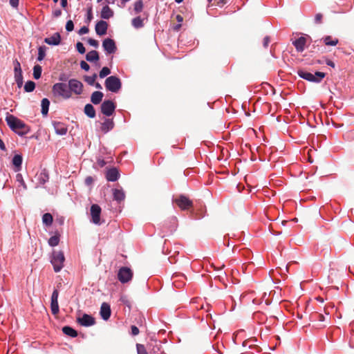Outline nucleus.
I'll list each match as a JSON object with an SVG mask.
<instances>
[{
  "mask_svg": "<svg viewBox=\"0 0 354 354\" xmlns=\"http://www.w3.org/2000/svg\"><path fill=\"white\" fill-rule=\"evenodd\" d=\"M6 121L8 127L21 136L27 134L30 131V128L22 120L13 115L8 114Z\"/></svg>",
  "mask_w": 354,
  "mask_h": 354,
  "instance_id": "nucleus-1",
  "label": "nucleus"
},
{
  "mask_svg": "<svg viewBox=\"0 0 354 354\" xmlns=\"http://www.w3.org/2000/svg\"><path fill=\"white\" fill-rule=\"evenodd\" d=\"M298 75L309 82L319 83L325 77L326 73L323 72H315V74L309 73L304 70H299L297 71Z\"/></svg>",
  "mask_w": 354,
  "mask_h": 354,
  "instance_id": "nucleus-2",
  "label": "nucleus"
},
{
  "mask_svg": "<svg viewBox=\"0 0 354 354\" xmlns=\"http://www.w3.org/2000/svg\"><path fill=\"white\" fill-rule=\"evenodd\" d=\"M53 93L56 96L62 97L64 99L71 97L70 89L66 83H56L53 86Z\"/></svg>",
  "mask_w": 354,
  "mask_h": 354,
  "instance_id": "nucleus-3",
  "label": "nucleus"
},
{
  "mask_svg": "<svg viewBox=\"0 0 354 354\" xmlns=\"http://www.w3.org/2000/svg\"><path fill=\"white\" fill-rule=\"evenodd\" d=\"M65 257L63 252L54 251L52 254L51 263L53 266V269L55 272H59L64 267V262Z\"/></svg>",
  "mask_w": 354,
  "mask_h": 354,
  "instance_id": "nucleus-4",
  "label": "nucleus"
},
{
  "mask_svg": "<svg viewBox=\"0 0 354 354\" xmlns=\"http://www.w3.org/2000/svg\"><path fill=\"white\" fill-rule=\"evenodd\" d=\"M122 83L120 80L116 76H110L105 80L106 88L113 93H118L121 88Z\"/></svg>",
  "mask_w": 354,
  "mask_h": 354,
  "instance_id": "nucleus-5",
  "label": "nucleus"
},
{
  "mask_svg": "<svg viewBox=\"0 0 354 354\" xmlns=\"http://www.w3.org/2000/svg\"><path fill=\"white\" fill-rule=\"evenodd\" d=\"M174 202L182 210H189L193 207L192 201L184 195H180L174 199Z\"/></svg>",
  "mask_w": 354,
  "mask_h": 354,
  "instance_id": "nucleus-6",
  "label": "nucleus"
},
{
  "mask_svg": "<svg viewBox=\"0 0 354 354\" xmlns=\"http://www.w3.org/2000/svg\"><path fill=\"white\" fill-rule=\"evenodd\" d=\"M133 277V272L128 267H122L119 269L118 272V279L122 283H125L131 280Z\"/></svg>",
  "mask_w": 354,
  "mask_h": 354,
  "instance_id": "nucleus-7",
  "label": "nucleus"
},
{
  "mask_svg": "<svg viewBox=\"0 0 354 354\" xmlns=\"http://www.w3.org/2000/svg\"><path fill=\"white\" fill-rule=\"evenodd\" d=\"M68 86L70 89V93L71 95L73 93L76 95H80L83 91L82 83L76 79L70 80L68 82Z\"/></svg>",
  "mask_w": 354,
  "mask_h": 354,
  "instance_id": "nucleus-8",
  "label": "nucleus"
},
{
  "mask_svg": "<svg viewBox=\"0 0 354 354\" xmlns=\"http://www.w3.org/2000/svg\"><path fill=\"white\" fill-rule=\"evenodd\" d=\"M101 112L106 116H110L115 111V105L111 100H105L101 104Z\"/></svg>",
  "mask_w": 354,
  "mask_h": 354,
  "instance_id": "nucleus-9",
  "label": "nucleus"
},
{
  "mask_svg": "<svg viewBox=\"0 0 354 354\" xmlns=\"http://www.w3.org/2000/svg\"><path fill=\"white\" fill-rule=\"evenodd\" d=\"M101 207L97 205L93 204L91 207L90 214L91 216V221L95 224L100 223V214H101Z\"/></svg>",
  "mask_w": 354,
  "mask_h": 354,
  "instance_id": "nucleus-10",
  "label": "nucleus"
},
{
  "mask_svg": "<svg viewBox=\"0 0 354 354\" xmlns=\"http://www.w3.org/2000/svg\"><path fill=\"white\" fill-rule=\"evenodd\" d=\"M102 46L107 54H113L117 50L114 40L110 38H106L103 41Z\"/></svg>",
  "mask_w": 354,
  "mask_h": 354,
  "instance_id": "nucleus-11",
  "label": "nucleus"
},
{
  "mask_svg": "<svg viewBox=\"0 0 354 354\" xmlns=\"http://www.w3.org/2000/svg\"><path fill=\"white\" fill-rule=\"evenodd\" d=\"M77 322L82 326L88 327L94 325L95 321L92 316L88 314H84L82 317L77 319Z\"/></svg>",
  "mask_w": 354,
  "mask_h": 354,
  "instance_id": "nucleus-12",
  "label": "nucleus"
},
{
  "mask_svg": "<svg viewBox=\"0 0 354 354\" xmlns=\"http://www.w3.org/2000/svg\"><path fill=\"white\" fill-rule=\"evenodd\" d=\"M107 29H108V24L106 21H103V20H100V21H97L95 25V27L96 34L100 36L106 35V32H107Z\"/></svg>",
  "mask_w": 354,
  "mask_h": 354,
  "instance_id": "nucleus-13",
  "label": "nucleus"
},
{
  "mask_svg": "<svg viewBox=\"0 0 354 354\" xmlns=\"http://www.w3.org/2000/svg\"><path fill=\"white\" fill-rule=\"evenodd\" d=\"M111 310L110 305L104 302L101 305L100 315L104 320H108L111 316Z\"/></svg>",
  "mask_w": 354,
  "mask_h": 354,
  "instance_id": "nucleus-14",
  "label": "nucleus"
},
{
  "mask_svg": "<svg viewBox=\"0 0 354 354\" xmlns=\"http://www.w3.org/2000/svg\"><path fill=\"white\" fill-rule=\"evenodd\" d=\"M257 339L255 338H251L245 340L242 346L243 348H248L249 349L255 350L256 352H260L261 348L256 344Z\"/></svg>",
  "mask_w": 354,
  "mask_h": 354,
  "instance_id": "nucleus-15",
  "label": "nucleus"
},
{
  "mask_svg": "<svg viewBox=\"0 0 354 354\" xmlns=\"http://www.w3.org/2000/svg\"><path fill=\"white\" fill-rule=\"evenodd\" d=\"M44 42L48 45H59L61 42V36L59 32L54 33L51 37L44 39Z\"/></svg>",
  "mask_w": 354,
  "mask_h": 354,
  "instance_id": "nucleus-16",
  "label": "nucleus"
},
{
  "mask_svg": "<svg viewBox=\"0 0 354 354\" xmlns=\"http://www.w3.org/2000/svg\"><path fill=\"white\" fill-rule=\"evenodd\" d=\"M36 178L39 185H44L49 179L47 170L46 169H42L39 173L37 174Z\"/></svg>",
  "mask_w": 354,
  "mask_h": 354,
  "instance_id": "nucleus-17",
  "label": "nucleus"
},
{
  "mask_svg": "<svg viewBox=\"0 0 354 354\" xmlns=\"http://www.w3.org/2000/svg\"><path fill=\"white\" fill-rule=\"evenodd\" d=\"M306 43V39L304 37H300L292 41V44L295 46L297 52H303L304 50Z\"/></svg>",
  "mask_w": 354,
  "mask_h": 354,
  "instance_id": "nucleus-18",
  "label": "nucleus"
},
{
  "mask_svg": "<svg viewBox=\"0 0 354 354\" xmlns=\"http://www.w3.org/2000/svg\"><path fill=\"white\" fill-rule=\"evenodd\" d=\"M119 177V172L116 168H112L107 171L106 178L108 181L114 182L118 180Z\"/></svg>",
  "mask_w": 354,
  "mask_h": 354,
  "instance_id": "nucleus-19",
  "label": "nucleus"
},
{
  "mask_svg": "<svg viewBox=\"0 0 354 354\" xmlns=\"http://www.w3.org/2000/svg\"><path fill=\"white\" fill-rule=\"evenodd\" d=\"M113 199L118 203L123 201L125 198V194L122 189H112Z\"/></svg>",
  "mask_w": 354,
  "mask_h": 354,
  "instance_id": "nucleus-20",
  "label": "nucleus"
},
{
  "mask_svg": "<svg viewBox=\"0 0 354 354\" xmlns=\"http://www.w3.org/2000/svg\"><path fill=\"white\" fill-rule=\"evenodd\" d=\"M113 127L114 122L111 119H106L104 122L101 124V130L104 133L113 129Z\"/></svg>",
  "mask_w": 354,
  "mask_h": 354,
  "instance_id": "nucleus-21",
  "label": "nucleus"
},
{
  "mask_svg": "<svg viewBox=\"0 0 354 354\" xmlns=\"http://www.w3.org/2000/svg\"><path fill=\"white\" fill-rule=\"evenodd\" d=\"M113 16V10L109 7V6H104L101 10L100 17L104 19H109Z\"/></svg>",
  "mask_w": 354,
  "mask_h": 354,
  "instance_id": "nucleus-22",
  "label": "nucleus"
},
{
  "mask_svg": "<svg viewBox=\"0 0 354 354\" xmlns=\"http://www.w3.org/2000/svg\"><path fill=\"white\" fill-rule=\"evenodd\" d=\"M104 94L101 91H94L91 96V101L94 104H98L102 100Z\"/></svg>",
  "mask_w": 354,
  "mask_h": 354,
  "instance_id": "nucleus-23",
  "label": "nucleus"
},
{
  "mask_svg": "<svg viewBox=\"0 0 354 354\" xmlns=\"http://www.w3.org/2000/svg\"><path fill=\"white\" fill-rule=\"evenodd\" d=\"M84 112L90 118H93L95 117V110L93 106L91 104H87L85 105Z\"/></svg>",
  "mask_w": 354,
  "mask_h": 354,
  "instance_id": "nucleus-24",
  "label": "nucleus"
},
{
  "mask_svg": "<svg viewBox=\"0 0 354 354\" xmlns=\"http://www.w3.org/2000/svg\"><path fill=\"white\" fill-rule=\"evenodd\" d=\"M16 180L19 183V185L18 186L17 192H19L21 190L26 191L27 189V185L23 178L21 174H17L16 175Z\"/></svg>",
  "mask_w": 354,
  "mask_h": 354,
  "instance_id": "nucleus-25",
  "label": "nucleus"
},
{
  "mask_svg": "<svg viewBox=\"0 0 354 354\" xmlns=\"http://www.w3.org/2000/svg\"><path fill=\"white\" fill-rule=\"evenodd\" d=\"M64 334L71 337H75L77 336V332L72 327L68 326H65L62 329Z\"/></svg>",
  "mask_w": 354,
  "mask_h": 354,
  "instance_id": "nucleus-26",
  "label": "nucleus"
},
{
  "mask_svg": "<svg viewBox=\"0 0 354 354\" xmlns=\"http://www.w3.org/2000/svg\"><path fill=\"white\" fill-rule=\"evenodd\" d=\"M54 127L55 132L59 135H65L67 132V128L60 122H55Z\"/></svg>",
  "mask_w": 354,
  "mask_h": 354,
  "instance_id": "nucleus-27",
  "label": "nucleus"
},
{
  "mask_svg": "<svg viewBox=\"0 0 354 354\" xmlns=\"http://www.w3.org/2000/svg\"><path fill=\"white\" fill-rule=\"evenodd\" d=\"M86 59L88 62H96L98 61L99 54L96 50H91L86 55Z\"/></svg>",
  "mask_w": 354,
  "mask_h": 354,
  "instance_id": "nucleus-28",
  "label": "nucleus"
},
{
  "mask_svg": "<svg viewBox=\"0 0 354 354\" xmlns=\"http://www.w3.org/2000/svg\"><path fill=\"white\" fill-rule=\"evenodd\" d=\"M41 113L43 115H46L48 112L50 101L47 98H44L41 100Z\"/></svg>",
  "mask_w": 354,
  "mask_h": 354,
  "instance_id": "nucleus-29",
  "label": "nucleus"
},
{
  "mask_svg": "<svg viewBox=\"0 0 354 354\" xmlns=\"http://www.w3.org/2000/svg\"><path fill=\"white\" fill-rule=\"evenodd\" d=\"M131 24L135 28H140L144 26L143 19L140 17H136L131 21Z\"/></svg>",
  "mask_w": 354,
  "mask_h": 354,
  "instance_id": "nucleus-30",
  "label": "nucleus"
},
{
  "mask_svg": "<svg viewBox=\"0 0 354 354\" xmlns=\"http://www.w3.org/2000/svg\"><path fill=\"white\" fill-rule=\"evenodd\" d=\"M22 156L21 155L17 154L12 158V164L15 167L17 168V171L20 169L21 164H22Z\"/></svg>",
  "mask_w": 354,
  "mask_h": 354,
  "instance_id": "nucleus-31",
  "label": "nucleus"
},
{
  "mask_svg": "<svg viewBox=\"0 0 354 354\" xmlns=\"http://www.w3.org/2000/svg\"><path fill=\"white\" fill-rule=\"evenodd\" d=\"M53 221V216L50 213H45L42 216V222L47 226L52 225Z\"/></svg>",
  "mask_w": 354,
  "mask_h": 354,
  "instance_id": "nucleus-32",
  "label": "nucleus"
},
{
  "mask_svg": "<svg viewBox=\"0 0 354 354\" xmlns=\"http://www.w3.org/2000/svg\"><path fill=\"white\" fill-rule=\"evenodd\" d=\"M133 6V10L136 14L141 12L144 8V4L142 0L136 1Z\"/></svg>",
  "mask_w": 354,
  "mask_h": 354,
  "instance_id": "nucleus-33",
  "label": "nucleus"
},
{
  "mask_svg": "<svg viewBox=\"0 0 354 354\" xmlns=\"http://www.w3.org/2000/svg\"><path fill=\"white\" fill-rule=\"evenodd\" d=\"M324 42L327 46H336L338 44V39H333L330 36H326L324 38Z\"/></svg>",
  "mask_w": 354,
  "mask_h": 354,
  "instance_id": "nucleus-34",
  "label": "nucleus"
},
{
  "mask_svg": "<svg viewBox=\"0 0 354 354\" xmlns=\"http://www.w3.org/2000/svg\"><path fill=\"white\" fill-rule=\"evenodd\" d=\"M42 68L39 65H35L33 68V77L38 80L41 77Z\"/></svg>",
  "mask_w": 354,
  "mask_h": 354,
  "instance_id": "nucleus-35",
  "label": "nucleus"
},
{
  "mask_svg": "<svg viewBox=\"0 0 354 354\" xmlns=\"http://www.w3.org/2000/svg\"><path fill=\"white\" fill-rule=\"evenodd\" d=\"M46 47L45 46H39L38 48V57L37 60L41 61L44 59L46 55Z\"/></svg>",
  "mask_w": 354,
  "mask_h": 354,
  "instance_id": "nucleus-36",
  "label": "nucleus"
},
{
  "mask_svg": "<svg viewBox=\"0 0 354 354\" xmlns=\"http://www.w3.org/2000/svg\"><path fill=\"white\" fill-rule=\"evenodd\" d=\"M50 309L53 315H56L58 314L59 310L58 301H50Z\"/></svg>",
  "mask_w": 354,
  "mask_h": 354,
  "instance_id": "nucleus-37",
  "label": "nucleus"
},
{
  "mask_svg": "<svg viewBox=\"0 0 354 354\" xmlns=\"http://www.w3.org/2000/svg\"><path fill=\"white\" fill-rule=\"evenodd\" d=\"M15 80L19 88L23 85V75L22 73H15Z\"/></svg>",
  "mask_w": 354,
  "mask_h": 354,
  "instance_id": "nucleus-38",
  "label": "nucleus"
},
{
  "mask_svg": "<svg viewBox=\"0 0 354 354\" xmlns=\"http://www.w3.org/2000/svg\"><path fill=\"white\" fill-rule=\"evenodd\" d=\"M35 88V83L32 81H28L24 86V90L26 92H32Z\"/></svg>",
  "mask_w": 354,
  "mask_h": 354,
  "instance_id": "nucleus-39",
  "label": "nucleus"
},
{
  "mask_svg": "<svg viewBox=\"0 0 354 354\" xmlns=\"http://www.w3.org/2000/svg\"><path fill=\"white\" fill-rule=\"evenodd\" d=\"M59 237L57 235L51 236L48 240V244L53 247L59 244Z\"/></svg>",
  "mask_w": 354,
  "mask_h": 354,
  "instance_id": "nucleus-40",
  "label": "nucleus"
},
{
  "mask_svg": "<svg viewBox=\"0 0 354 354\" xmlns=\"http://www.w3.org/2000/svg\"><path fill=\"white\" fill-rule=\"evenodd\" d=\"M97 78V74H93L92 76H85L84 80L89 84L93 85Z\"/></svg>",
  "mask_w": 354,
  "mask_h": 354,
  "instance_id": "nucleus-41",
  "label": "nucleus"
},
{
  "mask_svg": "<svg viewBox=\"0 0 354 354\" xmlns=\"http://www.w3.org/2000/svg\"><path fill=\"white\" fill-rule=\"evenodd\" d=\"M311 319H313L314 320H318L319 322H324L326 320V317L324 315H323L322 314L317 313L311 315Z\"/></svg>",
  "mask_w": 354,
  "mask_h": 354,
  "instance_id": "nucleus-42",
  "label": "nucleus"
},
{
  "mask_svg": "<svg viewBox=\"0 0 354 354\" xmlns=\"http://www.w3.org/2000/svg\"><path fill=\"white\" fill-rule=\"evenodd\" d=\"M111 73V70L108 67H103L100 71L99 76L100 78H104Z\"/></svg>",
  "mask_w": 354,
  "mask_h": 354,
  "instance_id": "nucleus-43",
  "label": "nucleus"
},
{
  "mask_svg": "<svg viewBox=\"0 0 354 354\" xmlns=\"http://www.w3.org/2000/svg\"><path fill=\"white\" fill-rule=\"evenodd\" d=\"M136 348H137L138 354H148L144 345L138 344L136 345Z\"/></svg>",
  "mask_w": 354,
  "mask_h": 354,
  "instance_id": "nucleus-44",
  "label": "nucleus"
},
{
  "mask_svg": "<svg viewBox=\"0 0 354 354\" xmlns=\"http://www.w3.org/2000/svg\"><path fill=\"white\" fill-rule=\"evenodd\" d=\"M14 72L15 73H22L21 64L17 59L14 61Z\"/></svg>",
  "mask_w": 354,
  "mask_h": 354,
  "instance_id": "nucleus-45",
  "label": "nucleus"
},
{
  "mask_svg": "<svg viewBox=\"0 0 354 354\" xmlns=\"http://www.w3.org/2000/svg\"><path fill=\"white\" fill-rule=\"evenodd\" d=\"M76 48H77V50L80 53V54H84L86 51V49L83 45L82 43L78 41L77 44H76Z\"/></svg>",
  "mask_w": 354,
  "mask_h": 354,
  "instance_id": "nucleus-46",
  "label": "nucleus"
},
{
  "mask_svg": "<svg viewBox=\"0 0 354 354\" xmlns=\"http://www.w3.org/2000/svg\"><path fill=\"white\" fill-rule=\"evenodd\" d=\"M74 29V24L72 20H68L66 24V30L68 32H71Z\"/></svg>",
  "mask_w": 354,
  "mask_h": 354,
  "instance_id": "nucleus-47",
  "label": "nucleus"
},
{
  "mask_svg": "<svg viewBox=\"0 0 354 354\" xmlns=\"http://www.w3.org/2000/svg\"><path fill=\"white\" fill-rule=\"evenodd\" d=\"M88 43L91 46H93V47H95V48H97V47H98V46H99V43H98V41H97V40L94 39H92V38H89V39H88Z\"/></svg>",
  "mask_w": 354,
  "mask_h": 354,
  "instance_id": "nucleus-48",
  "label": "nucleus"
},
{
  "mask_svg": "<svg viewBox=\"0 0 354 354\" xmlns=\"http://www.w3.org/2000/svg\"><path fill=\"white\" fill-rule=\"evenodd\" d=\"M322 19H323V15L321 13H317V14H316V15L315 17V22L316 24H321L322 21Z\"/></svg>",
  "mask_w": 354,
  "mask_h": 354,
  "instance_id": "nucleus-49",
  "label": "nucleus"
},
{
  "mask_svg": "<svg viewBox=\"0 0 354 354\" xmlns=\"http://www.w3.org/2000/svg\"><path fill=\"white\" fill-rule=\"evenodd\" d=\"M58 296H59V292L57 290H54V291L52 293V295H51V299L50 300L51 301H58Z\"/></svg>",
  "mask_w": 354,
  "mask_h": 354,
  "instance_id": "nucleus-50",
  "label": "nucleus"
},
{
  "mask_svg": "<svg viewBox=\"0 0 354 354\" xmlns=\"http://www.w3.org/2000/svg\"><path fill=\"white\" fill-rule=\"evenodd\" d=\"M80 67L84 70L88 71L90 68L89 65L85 62V61H81L80 62Z\"/></svg>",
  "mask_w": 354,
  "mask_h": 354,
  "instance_id": "nucleus-51",
  "label": "nucleus"
},
{
  "mask_svg": "<svg viewBox=\"0 0 354 354\" xmlns=\"http://www.w3.org/2000/svg\"><path fill=\"white\" fill-rule=\"evenodd\" d=\"M88 31H89V30H88V27H86V26H83V27H82V28L80 29V30H79L78 33H79L80 35H84V34L88 33Z\"/></svg>",
  "mask_w": 354,
  "mask_h": 354,
  "instance_id": "nucleus-52",
  "label": "nucleus"
},
{
  "mask_svg": "<svg viewBox=\"0 0 354 354\" xmlns=\"http://www.w3.org/2000/svg\"><path fill=\"white\" fill-rule=\"evenodd\" d=\"M131 334L133 335H137L139 334V329L137 326H131Z\"/></svg>",
  "mask_w": 354,
  "mask_h": 354,
  "instance_id": "nucleus-53",
  "label": "nucleus"
},
{
  "mask_svg": "<svg viewBox=\"0 0 354 354\" xmlns=\"http://www.w3.org/2000/svg\"><path fill=\"white\" fill-rule=\"evenodd\" d=\"M93 18L92 8H89L87 10V21L90 22Z\"/></svg>",
  "mask_w": 354,
  "mask_h": 354,
  "instance_id": "nucleus-54",
  "label": "nucleus"
},
{
  "mask_svg": "<svg viewBox=\"0 0 354 354\" xmlns=\"http://www.w3.org/2000/svg\"><path fill=\"white\" fill-rule=\"evenodd\" d=\"M159 351H160V345L156 344V345H155V346L153 347V348H152V350H151V354H158V352Z\"/></svg>",
  "mask_w": 354,
  "mask_h": 354,
  "instance_id": "nucleus-55",
  "label": "nucleus"
},
{
  "mask_svg": "<svg viewBox=\"0 0 354 354\" xmlns=\"http://www.w3.org/2000/svg\"><path fill=\"white\" fill-rule=\"evenodd\" d=\"M270 42V37L269 36L265 37L263 39V46L266 48L268 47Z\"/></svg>",
  "mask_w": 354,
  "mask_h": 354,
  "instance_id": "nucleus-56",
  "label": "nucleus"
},
{
  "mask_svg": "<svg viewBox=\"0 0 354 354\" xmlns=\"http://www.w3.org/2000/svg\"><path fill=\"white\" fill-rule=\"evenodd\" d=\"M93 183V178L91 176H87L85 178V184L87 185H91Z\"/></svg>",
  "mask_w": 354,
  "mask_h": 354,
  "instance_id": "nucleus-57",
  "label": "nucleus"
},
{
  "mask_svg": "<svg viewBox=\"0 0 354 354\" xmlns=\"http://www.w3.org/2000/svg\"><path fill=\"white\" fill-rule=\"evenodd\" d=\"M10 4L13 8H17L19 5V0H10Z\"/></svg>",
  "mask_w": 354,
  "mask_h": 354,
  "instance_id": "nucleus-58",
  "label": "nucleus"
},
{
  "mask_svg": "<svg viewBox=\"0 0 354 354\" xmlns=\"http://www.w3.org/2000/svg\"><path fill=\"white\" fill-rule=\"evenodd\" d=\"M62 15V10H59V9H57V10H55L53 12V15L54 17H59L60 15Z\"/></svg>",
  "mask_w": 354,
  "mask_h": 354,
  "instance_id": "nucleus-59",
  "label": "nucleus"
},
{
  "mask_svg": "<svg viewBox=\"0 0 354 354\" xmlns=\"http://www.w3.org/2000/svg\"><path fill=\"white\" fill-rule=\"evenodd\" d=\"M326 64L328 66H331V67H333V68H335V63H334L333 61H331V60H330V59H326Z\"/></svg>",
  "mask_w": 354,
  "mask_h": 354,
  "instance_id": "nucleus-60",
  "label": "nucleus"
},
{
  "mask_svg": "<svg viewBox=\"0 0 354 354\" xmlns=\"http://www.w3.org/2000/svg\"><path fill=\"white\" fill-rule=\"evenodd\" d=\"M0 149L4 151H6V145L3 142V141L0 138Z\"/></svg>",
  "mask_w": 354,
  "mask_h": 354,
  "instance_id": "nucleus-61",
  "label": "nucleus"
},
{
  "mask_svg": "<svg viewBox=\"0 0 354 354\" xmlns=\"http://www.w3.org/2000/svg\"><path fill=\"white\" fill-rule=\"evenodd\" d=\"M61 6L63 8L67 6V0H61Z\"/></svg>",
  "mask_w": 354,
  "mask_h": 354,
  "instance_id": "nucleus-62",
  "label": "nucleus"
},
{
  "mask_svg": "<svg viewBox=\"0 0 354 354\" xmlns=\"http://www.w3.org/2000/svg\"><path fill=\"white\" fill-rule=\"evenodd\" d=\"M178 22L180 23L183 21V17L180 15H178L176 17Z\"/></svg>",
  "mask_w": 354,
  "mask_h": 354,
  "instance_id": "nucleus-63",
  "label": "nucleus"
},
{
  "mask_svg": "<svg viewBox=\"0 0 354 354\" xmlns=\"http://www.w3.org/2000/svg\"><path fill=\"white\" fill-rule=\"evenodd\" d=\"M98 165H99L101 167H104V166L106 165V162H105V161H104V160H98Z\"/></svg>",
  "mask_w": 354,
  "mask_h": 354,
  "instance_id": "nucleus-64",
  "label": "nucleus"
}]
</instances>
